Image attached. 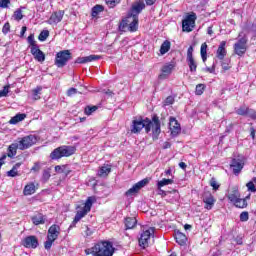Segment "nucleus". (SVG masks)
<instances>
[{
  "mask_svg": "<svg viewBox=\"0 0 256 256\" xmlns=\"http://www.w3.org/2000/svg\"><path fill=\"white\" fill-rule=\"evenodd\" d=\"M19 149V143H13L8 147V153L6 157H10V159H13L15 155H17V150Z\"/></svg>",
  "mask_w": 256,
  "mask_h": 256,
  "instance_id": "obj_24",
  "label": "nucleus"
},
{
  "mask_svg": "<svg viewBox=\"0 0 256 256\" xmlns=\"http://www.w3.org/2000/svg\"><path fill=\"white\" fill-rule=\"evenodd\" d=\"M143 9H145V3L143 1H137L132 5L128 13L134 17H139V13H141Z\"/></svg>",
  "mask_w": 256,
  "mask_h": 256,
  "instance_id": "obj_16",
  "label": "nucleus"
},
{
  "mask_svg": "<svg viewBox=\"0 0 256 256\" xmlns=\"http://www.w3.org/2000/svg\"><path fill=\"white\" fill-rule=\"evenodd\" d=\"M186 59H193V46H190V47L188 48Z\"/></svg>",
  "mask_w": 256,
  "mask_h": 256,
  "instance_id": "obj_58",
  "label": "nucleus"
},
{
  "mask_svg": "<svg viewBox=\"0 0 256 256\" xmlns=\"http://www.w3.org/2000/svg\"><path fill=\"white\" fill-rule=\"evenodd\" d=\"M111 173V166L110 165H104L99 168L98 170V177H107Z\"/></svg>",
  "mask_w": 256,
  "mask_h": 256,
  "instance_id": "obj_26",
  "label": "nucleus"
},
{
  "mask_svg": "<svg viewBox=\"0 0 256 256\" xmlns=\"http://www.w3.org/2000/svg\"><path fill=\"white\" fill-rule=\"evenodd\" d=\"M41 170V164L39 162H36L34 166L31 168V171L37 172Z\"/></svg>",
  "mask_w": 256,
  "mask_h": 256,
  "instance_id": "obj_61",
  "label": "nucleus"
},
{
  "mask_svg": "<svg viewBox=\"0 0 256 256\" xmlns=\"http://www.w3.org/2000/svg\"><path fill=\"white\" fill-rule=\"evenodd\" d=\"M240 221H242L243 223H245V221H249V212H242L240 214Z\"/></svg>",
  "mask_w": 256,
  "mask_h": 256,
  "instance_id": "obj_50",
  "label": "nucleus"
},
{
  "mask_svg": "<svg viewBox=\"0 0 256 256\" xmlns=\"http://www.w3.org/2000/svg\"><path fill=\"white\" fill-rule=\"evenodd\" d=\"M235 207H238V209H245L247 207V200L243 198H238L236 202H234Z\"/></svg>",
  "mask_w": 256,
  "mask_h": 256,
  "instance_id": "obj_37",
  "label": "nucleus"
},
{
  "mask_svg": "<svg viewBox=\"0 0 256 256\" xmlns=\"http://www.w3.org/2000/svg\"><path fill=\"white\" fill-rule=\"evenodd\" d=\"M226 46H227L226 41L220 42V44L218 46V49L216 51V57L220 61H223V59H225V57L227 56V48H225Z\"/></svg>",
  "mask_w": 256,
  "mask_h": 256,
  "instance_id": "obj_20",
  "label": "nucleus"
},
{
  "mask_svg": "<svg viewBox=\"0 0 256 256\" xmlns=\"http://www.w3.org/2000/svg\"><path fill=\"white\" fill-rule=\"evenodd\" d=\"M11 5V0H0V8L7 9Z\"/></svg>",
  "mask_w": 256,
  "mask_h": 256,
  "instance_id": "obj_48",
  "label": "nucleus"
},
{
  "mask_svg": "<svg viewBox=\"0 0 256 256\" xmlns=\"http://www.w3.org/2000/svg\"><path fill=\"white\" fill-rule=\"evenodd\" d=\"M47 37H49V30H43L39 34L38 39L39 41H47Z\"/></svg>",
  "mask_w": 256,
  "mask_h": 256,
  "instance_id": "obj_43",
  "label": "nucleus"
},
{
  "mask_svg": "<svg viewBox=\"0 0 256 256\" xmlns=\"http://www.w3.org/2000/svg\"><path fill=\"white\" fill-rule=\"evenodd\" d=\"M11 31V24H9V22H6L2 28V33L4 35H7V33H9Z\"/></svg>",
  "mask_w": 256,
  "mask_h": 256,
  "instance_id": "obj_49",
  "label": "nucleus"
},
{
  "mask_svg": "<svg viewBox=\"0 0 256 256\" xmlns=\"http://www.w3.org/2000/svg\"><path fill=\"white\" fill-rule=\"evenodd\" d=\"M153 233H155L154 228H149L148 230H145L139 238V245L142 247V249H146V247H149V241H151V237H153Z\"/></svg>",
  "mask_w": 256,
  "mask_h": 256,
  "instance_id": "obj_10",
  "label": "nucleus"
},
{
  "mask_svg": "<svg viewBox=\"0 0 256 256\" xmlns=\"http://www.w3.org/2000/svg\"><path fill=\"white\" fill-rule=\"evenodd\" d=\"M60 234H61V227H59V225L54 224L50 226V228L48 229L47 241L44 243V247L45 249H47V251H49V249L53 247V243L57 241Z\"/></svg>",
  "mask_w": 256,
  "mask_h": 256,
  "instance_id": "obj_3",
  "label": "nucleus"
},
{
  "mask_svg": "<svg viewBox=\"0 0 256 256\" xmlns=\"http://www.w3.org/2000/svg\"><path fill=\"white\" fill-rule=\"evenodd\" d=\"M246 187H248V191H251L252 193H255L256 188H255V184L253 182H248L246 184Z\"/></svg>",
  "mask_w": 256,
  "mask_h": 256,
  "instance_id": "obj_55",
  "label": "nucleus"
},
{
  "mask_svg": "<svg viewBox=\"0 0 256 256\" xmlns=\"http://www.w3.org/2000/svg\"><path fill=\"white\" fill-rule=\"evenodd\" d=\"M121 3V0H106V5L110 8L113 9L114 7H117Z\"/></svg>",
  "mask_w": 256,
  "mask_h": 256,
  "instance_id": "obj_42",
  "label": "nucleus"
},
{
  "mask_svg": "<svg viewBox=\"0 0 256 256\" xmlns=\"http://www.w3.org/2000/svg\"><path fill=\"white\" fill-rule=\"evenodd\" d=\"M169 49H171V42L169 40H166L162 43L160 47V53L162 55H165V53H169Z\"/></svg>",
  "mask_w": 256,
  "mask_h": 256,
  "instance_id": "obj_32",
  "label": "nucleus"
},
{
  "mask_svg": "<svg viewBox=\"0 0 256 256\" xmlns=\"http://www.w3.org/2000/svg\"><path fill=\"white\" fill-rule=\"evenodd\" d=\"M21 245L26 249H37L39 247V239H37V236H27L22 240Z\"/></svg>",
  "mask_w": 256,
  "mask_h": 256,
  "instance_id": "obj_12",
  "label": "nucleus"
},
{
  "mask_svg": "<svg viewBox=\"0 0 256 256\" xmlns=\"http://www.w3.org/2000/svg\"><path fill=\"white\" fill-rule=\"evenodd\" d=\"M175 239H176V243H178V245H186L187 243V236L181 232V231H176L175 232Z\"/></svg>",
  "mask_w": 256,
  "mask_h": 256,
  "instance_id": "obj_23",
  "label": "nucleus"
},
{
  "mask_svg": "<svg viewBox=\"0 0 256 256\" xmlns=\"http://www.w3.org/2000/svg\"><path fill=\"white\" fill-rule=\"evenodd\" d=\"M27 41H28V43H29V45H30V50H31V49H35L36 47H39V46L37 45V41H35V35H34V34H30V35L28 36V38H27Z\"/></svg>",
  "mask_w": 256,
  "mask_h": 256,
  "instance_id": "obj_38",
  "label": "nucleus"
},
{
  "mask_svg": "<svg viewBox=\"0 0 256 256\" xmlns=\"http://www.w3.org/2000/svg\"><path fill=\"white\" fill-rule=\"evenodd\" d=\"M200 55L202 57L203 63H205V61H207V43L205 42L201 45Z\"/></svg>",
  "mask_w": 256,
  "mask_h": 256,
  "instance_id": "obj_34",
  "label": "nucleus"
},
{
  "mask_svg": "<svg viewBox=\"0 0 256 256\" xmlns=\"http://www.w3.org/2000/svg\"><path fill=\"white\" fill-rule=\"evenodd\" d=\"M25 117H27L26 114H16L10 119L9 123L10 125H17V123H21V121H24Z\"/></svg>",
  "mask_w": 256,
  "mask_h": 256,
  "instance_id": "obj_27",
  "label": "nucleus"
},
{
  "mask_svg": "<svg viewBox=\"0 0 256 256\" xmlns=\"http://www.w3.org/2000/svg\"><path fill=\"white\" fill-rule=\"evenodd\" d=\"M230 167H232L235 175H237L238 173H241V169H243V163H241L239 160L233 159Z\"/></svg>",
  "mask_w": 256,
  "mask_h": 256,
  "instance_id": "obj_25",
  "label": "nucleus"
},
{
  "mask_svg": "<svg viewBox=\"0 0 256 256\" xmlns=\"http://www.w3.org/2000/svg\"><path fill=\"white\" fill-rule=\"evenodd\" d=\"M239 39L234 44V53L238 55V57H243L245 53H247V43L249 39L241 33L238 35Z\"/></svg>",
  "mask_w": 256,
  "mask_h": 256,
  "instance_id": "obj_6",
  "label": "nucleus"
},
{
  "mask_svg": "<svg viewBox=\"0 0 256 256\" xmlns=\"http://www.w3.org/2000/svg\"><path fill=\"white\" fill-rule=\"evenodd\" d=\"M25 33H27V26H23L20 32V37H24Z\"/></svg>",
  "mask_w": 256,
  "mask_h": 256,
  "instance_id": "obj_64",
  "label": "nucleus"
},
{
  "mask_svg": "<svg viewBox=\"0 0 256 256\" xmlns=\"http://www.w3.org/2000/svg\"><path fill=\"white\" fill-rule=\"evenodd\" d=\"M222 69H224V71H229V69H231V66H229V63L227 62H222Z\"/></svg>",
  "mask_w": 256,
  "mask_h": 256,
  "instance_id": "obj_63",
  "label": "nucleus"
},
{
  "mask_svg": "<svg viewBox=\"0 0 256 256\" xmlns=\"http://www.w3.org/2000/svg\"><path fill=\"white\" fill-rule=\"evenodd\" d=\"M103 11V6L101 5H96L92 8V17H97L99 13H102Z\"/></svg>",
  "mask_w": 256,
  "mask_h": 256,
  "instance_id": "obj_41",
  "label": "nucleus"
},
{
  "mask_svg": "<svg viewBox=\"0 0 256 256\" xmlns=\"http://www.w3.org/2000/svg\"><path fill=\"white\" fill-rule=\"evenodd\" d=\"M93 201H94L93 197H88V199L84 203L83 208L77 211L75 218L70 225V229L75 227L77 225V222L81 221V219H83V217H85V215H87V213L91 211V207H93Z\"/></svg>",
  "mask_w": 256,
  "mask_h": 256,
  "instance_id": "obj_5",
  "label": "nucleus"
},
{
  "mask_svg": "<svg viewBox=\"0 0 256 256\" xmlns=\"http://www.w3.org/2000/svg\"><path fill=\"white\" fill-rule=\"evenodd\" d=\"M203 203L205 204L204 208L208 211H211L213 207L215 206V197H213V194L211 192L207 191L203 193L202 196Z\"/></svg>",
  "mask_w": 256,
  "mask_h": 256,
  "instance_id": "obj_14",
  "label": "nucleus"
},
{
  "mask_svg": "<svg viewBox=\"0 0 256 256\" xmlns=\"http://www.w3.org/2000/svg\"><path fill=\"white\" fill-rule=\"evenodd\" d=\"M210 185L214 189V191H217V189H219V185L217 183V180H215V178H212L210 180Z\"/></svg>",
  "mask_w": 256,
  "mask_h": 256,
  "instance_id": "obj_53",
  "label": "nucleus"
},
{
  "mask_svg": "<svg viewBox=\"0 0 256 256\" xmlns=\"http://www.w3.org/2000/svg\"><path fill=\"white\" fill-rule=\"evenodd\" d=\"M240 198L241 196L239 195V191L237 190H234L232 193L228 195V199L229 201H231V203H236V201Z\"/></svg>",
  "mask_w": 256,
  "mask_h": 256,
  "instance_id": "obj_36",
  "label": "nucleus"
},
{
  "mask_svg": "<svg viewBox=\"0 0 256 256\" xmlns=\"http://www.w3.org/2000/svg\"><path fill=\"white\" fill-rule=\"evenodd\" d=\"M151 122L152 138L154 140H157L159 139V135L161 134V122L159 121V117L157 116H154Z\"/></svg>",
  "mask_w": 256,
  "mask_h": 256,
  "instance_id": "obj_13",
  "label": "nucleus"
},
{
  "mask_svg": "<svg viewBox=\"0 0 256 256\" xmlns=\"http://www.w3.org/2000/svg\"><path fill=\"white\" fill-rule=\"evenodd\" d=\"M38 141L39 138L33 134L24 136L18 141L19 149L20 151H25V149L33 147Z\"/></svg>",
  "mask_w": 256,
  "mask_h": 256,
  "instance_id": "obj_7",
  "label": "nucleus"
},
{
  "mask_svg": "<svg viewBox=\"0 0 256 256\" xmlns=\"http://www.w3.org/2000/svg\"><path fill=\"white\" fill-rule=\"evenodd\" d=\"M246 115H248V117H251V119H256V112H255V110H251V109L248 108V112H247Z\"/></svg>",
  "mask_w": 256,
  "mask_h": 256,
  "instance_id": "obj_60",
  "label": "nucleus"
},
{
  "mask_svg": "<svg viewBox=\"0 0 256 256\" xmlns=\"http://www.w3.org/2000/svg\"><path fill=\"white\" fill-rule=\"evenodd\" d=\"M71 59V52L69 50H63L56 54L55 65L59 68L65 67Z\"/></svg>",
  "mask_w": 256,
  "mask_h": 256,
  "instance_id": "obj_8",
  "label": "nucleus"
},
{
  "mask_svg": "<svg viewBox=\"0 0 256 256\" xmlns=\"http://www.w3.org/2000/svg\"><path fill=\"white\" fill-rule=\"evenodd\" d=\"M249 108L247 106H241L237 111V115H247Z\"/></svg>",
  "mask_w": 256,
  "mask_h": 256,
  "instance_id": "obj_47",
  "label": "nucleus"
},
{
  "mask_svg": "<svg viewBox=\"0 0 256 256\" xmlns=\"http://www.w3.org/2000/svg\"><path fill=\"white\" fill-rule=\"evenodd\" d=\"M63 15H65V12H63V11L54 12L50 16L47 23L49 25H57V23H61V21H63Z\"/></svg>",
  "mask_w": 256,
  "mask_h": 256,
  "instance_id": "obj_19",
  "label": "nucleus"
},
{
  "mask_svg": "<svg viewBox=\"0 0 256 256\" xmlns=\"http://www.w3.org/2000/svg\"><path fill=\"white\" fill-rule=\"evenodd\" d=\"M30 53L39 63H43V61H45V53L39 49V46H36V48H31Z\"/></svg>",
  "mask_w": 256,
  "mask_h": 256,
  "instance_id": "obj_21",
  "label": "nucleus"
},
{
  "mask_svg": "<svg viewBox=\"0 0 256 256\" xmlns=\"http://www.w3.org/2000/svg\"><path fill=\"white\" fill-rule=\"evenodd\" d=\"M75 151L77 149L74 146H60L50 154V158L55 159H61L62 157H71V155H74Z\"/></svg>",
  "mask_w": 256,
  "mask_h": 256,
  "instance_id": "obj_4",
  "label": "nucleus"
},
{
  "mask_svg": "<svg viewBox=\"0 0 256 256\" xmlns=\"http://www.w3.org/2000/svg\"><path fill=\"white\" fill-rule=\"evenodd\" d=\"M97 111V106H87L84 110L85 115H93Z\"/></svg>",
  "mask_w": 256,
  "mask_h": 256,
  "instance_id": "obj_44",
  "label": "nucleus"
},
{
  "mask_svg": "<svg viewBox=\"0 0 256 256\" xmlns=\"http://www.w3.org/2000/svg\"><path fill=\"white\" fill-rule=\"evenodd\" d=\"M56 173H65L66 175H69V172L65 171V166H55Z\"/></svg>",
  "mask_w": 256,
  "mask_h": 256,
  "instance_id": "obj_52",
  "label": "nucleus"
},
{
  "mask_svg": "<svg viewBox=\"0 0 256 256\" xmlns=\"http://www.w3.org/2000/svg\"><path fill=\"white\" fill-rule=\"evenodd\" d=\"M15 21H21V19H23V11H21V9H18L14 12L13 15Z\"/></svg>",
  "mask_w": 256,
  "mask_h": 256,
  "instance_id": "obj_45",
  "label": "nucleus"
},
{
  "mask_svg": "<svg viewBox=\"0 0 256 256\" xmlns=\"http://www.w3.org/2000/svg\"><path fill=\"white\" fill-rule=\"evenodd\" d=\"M205 91V84H198L196 86L195 94L196 95H201Z\"/></svg>",
  "mask_w": 256,
  "mask_h": 256,
  "instance_id": "obj_46",
  "label": "nucleus"
},
{
  "mask_svg": "<svg viewBox=\"0 0 256 256\" xmlns=\"http://www.w3.org/2000/svg\"><path fill=\"white\" fill-rule=\"evenodd\" d=\"M186 61L188 63L190 72L195 73L197 71V61H195V58H188Z\"/></svg>",
  "mask_w": 256,
  "mask_h": 256,
  "instance_id": "obj_31",
  "label": "nucleus"
},
{
  "mask_svg": "<svg viewBox=\"0 0 256 256\" xmlns=\"http://www.w3.org/2000/svg\"><path fill=\"white\" fill-rule=\"evenodd\" d=\"M175 103V98L173 96H168L164 102V105H173Z\"/></svg>",
  "mask_w": 256,
  "mask_h": 256,
  "instance_id": "obj_54",
  "label": "nucleus"
},
{
  "mask_svg": "<svg viewBox=\"0 0 256 256\" xmlns=\"http://www.w3.org/2000/svg\"><path fill=\"white\" fill-rule=\"evenodd\" d=\"M43 90V88L41 86H37L33 91H32V95H33V99L35 101H38V99H41V97L39 96V94L41 93V91Z\"/></svg>",
  "mask_w": 256,
  "mask_h": 256,
  "instance_id": "obj_39",
  "label": "nucleus"
},
{
  "mask_svg": "<svg viewBox=\"0 0 256 256\" xmlns=\"http://www.w3.org/2000/svg\"><path fill=\"white\" fill-rule=\"evenodd\" d=\"M19 167H21V163H16L10 171L7 172V177H17L19 175Z\"/></svg>",
  "mask_w": 256,
  "mask_h": 256,
  "instance_id": "obj_30",
  "label": "nucleus"
},
{
  "mask_svg": "<svg viewBox=\"0 0 256 256\" xmlns=\"http://www.w3.org/2000/svg\"><path fill=\"white\" fill-rule=\"evenodd\" d=\"M137 29H139V17L134 16L132 23L130 24V26H128V31L130 33H135Z\"/></svg>",
  "mask_w": 256,
  "mask_h": 256,
  "instance_id": "obj_28",
  "label": "nucleus"
},
{
  "mask_svg": "<svg viewBox=\"0 0 256 256\" xmlns=\"http://www.w3.org/2000/svg\"><path fill=\"white\" fill-rule=\"evenodd\" d=\"M23 193L26 196L33 195V193H35V184L31 183V184L26 185L24 187Z\"/></svg>",
  "mask_w": 256,
  "mask_h": 256,
  "instance_id": "obj_33",
  "label": "nucleus"
},
{
  "mask_svg": "<svg viewBox=\"0 0 256 256\" xmlns=\"http://www.w3.org/2000/svg\"><path fill=\"white\" fill-rule=\"evenodd\" d=\"M91 235H93V230H91L89 226H86L84 231V237H91Z\"/></svg>",
  "mask_w": 256,
  "mask_h": 256,
  "instance_id": "obj_56",
  "label": "nucleus"
},
{
  "mask_svg": "<svg viewBox=\"0 0 256 256\" xmlns=\"http://www.w3.org/2000/svg\"><path fill=\"white\" fill-rule=\"evenodd\" d=\"M75 63H78V64H80V65L85 64V63H86V62H85V57H78V58L76 59Z\"/></svg>",
  "mask_w": 256,
  "mask_h": 256,
  "instance_id": "obj_62",
  "label": "nucleus"
},
{
  "mask_svg": "<svg viewBox=\"0 0 256 256\" xmlns=\"http://www.w3.org/2000/svg\"><path fill=\"white\" fill-rule=\"evenodd\" d=\"M167 185H173V179L164 178V179L158 181V183H157L158 189H161V187H165Z\"/></svg>",
  "mask_w": 256,
  "mask_h": 256,
  "instance_id": "obj_35",
  "label": "nucleus"
},
{
  "mask_svg": "<svg viewBox=\"0 0 256 256\" xmlns=\"http://www.w3.org/2000/svg\"><path fill=\"white\" fill-rule=\"evenodd\" d=\"M147 183H149V180H147V179H143V180L137 182L128 191L125 192V196L133 197V195H137V193H139V191H141V189H143V187H145V185H147Z\"/></svg>",
  "mask_w": 256,
  "mask_h": 256,
  "instance_id": "obj_11",
  "label": "nucleus"
},
{
  "mask_svg": "<svg viewBox=\"0 0 256 256\" xmlns=\"http://www.w3.org/2000/svg\"><path fill=\"white\" fill-rule=\"evenodd\" d=\"M9 95V86H4L3 90H0V99L1 97H7Z\"/></svg>",
  "mask_w": 256,
  "mask_h": 256,
  "instance_id": "obj_51",
  "label": "nucleus"
},
{
  "mask_svg": "<svg viewBox=\"0 0 256 256\" xmlns=\"http://www.w3.org/2000/svg\"><path fill=\"white\" fill-rule=\"evenodd\" d=\"M169 127L172 137H177L181 133V124H179L175 117L169 118Z\"/></svg>",
  "mask_w": 256,
  "mask_h": 256,
  "instance_id": "obj_15",
  "label": "nucleus"
},
{
  "mask_svg": "<svg viewBox=\"0 0 256 256\" xmlns=\"http://www.w3.org/2000/svg\"><path fill=\"white\" fill-rule=\"evenodd\" d=\"M50 177H51V173L49 172V170H44L43 171V179L45 181H49Z\"/></svg>",
  "mask_w": 256,
  "mask_h": 256,
  "instance_id": "obj_59",
  "label": "nucleus"
},
{
  "mask_svg": "<svg viewBox=\"0 0 256 256\" xmlns=\"http://www.w3.org/2000/svg\"><path fill=\"white\" fill-rule=\"evenodd\" d=\"M137 225V219L135 217H128L125 219L126 229H133Z\"/></svg>",
  "mask_w": 256,
  "mask_h": 256,
  "instance_id": "obj_29",
  "label": "nucleus"
},
{
  "mask_svg": "<svg viewBox=\"0 0 256 256\" xmlns=\"http://www.w3.org/2000/svg\"><path fill=\"white\" fill-rule=\"evenodd\" d=\"M134 19H135V16L133 14L128 13L127 17L124 18L120 23L119 30L124 32L129 31V26L133 23Z\"/></svg>",
  "mask_w": 256,
  "mask_h": 256,
  "instance_id": "obj_17",
  "label": "nucleus"
},
{
  "mask_svg": "<svg viewBox=\"0 0 256 256\" xmlns=\"http://www.w3.org/2000/svg\"><path fill=\"white\" fill-rule=\"evenodd\" d=\"M151 125H153V122L149 118L134 119L130 127L131 133H141L143 129H145L146 133H149L151 132Z\"/></svg>",
  "mask_w": 256,
  "mask_h": 256,
  "instance_id": "obj_2",
  "label": "nucleus"
},
{
  "mask_svg": "<svg viewBox=\"0 0 256 256\" xmlns=\"http://www.w3.org/2000/svg\"><path fill=\"white\" fill-rule=\"evenodd\" d=\"M173 69H175V65L172 63H166L162 66V73L159 75V79H167L168 76L173 73Z\"/></svg>",
  "mask_w": 256,
  "mask_h": 256,
  "instance_id": "obj_18",
  "label": "nucleus"
},
{
  "mask_svg": "<svg viewBox=\"0 0 256 256\" xmlns=\"http://www.w3.org/2000/svg\"><path fill=\"white\" fill-rule=\"evenodd\" d=\"M114 252L113 244L107 241L99 242L91 249L86 250L87 255L93 256H113Z\"/></svg>",
  "mask_w": 256,
  "mask_h": 256,
  "instance_id": "obj_1",
  "label": "nucleus"
},
{
  "mask_svg": "<svg viewBox=\"0 0 256 256\" xmlns=\"http://www.w3.org/2000/svg\"><path fill=\"white\" fill-rule=\"evenodd\" d=\"M84 59H85V63H91L93 61H98V59H101V56L92 54L89 56H85Z\"/></svg>",
  "mask_w": 256,
  "mask_h": 256,
  "instance_id": "obj_40",
  "label": "nucleus"
},
{
  "mask_svg": "<svg viewBox=\"0 0 256 256\" xmlns=\"http://www.w3.org/2000/svg\"><path fill=\"white\" fill-rule=\"evenodd\" d=\"M31 221L33 225H45V223H47V216L38 213L31 217Z\"/></svg>",
  "mask_w": 256,
  "mask_h": 256,
  "instance_id": "obj_22",
  "label": "nucleus"
},
{
  "mask_svg": "<svg viewBox=\"0 0 256 256\" xmlns=\"http://www.w3.org/2000/svg\"><path fill=\"white\" fill-rule=\"evenodd\" d=\"M73 95H77V89H75V88L68 89L67 96L68 97H73Z\"/></svg>",
  "mask_w": 256,
  "mask_h": 256,
  "instance_id": "obj_57",
  "label": "nucleus"
},
{
  "mask_svg": "<svg viewBox=\"0 0 256 256\" xmlns=\"http://www.w3.org/2000/svg\"><path fill=\"white\" fill-rule=\"evenodd\" d=\"M195 21H197V14L192 13L182 21V31L186 33H191L195 29Z\"/></svg>",
  "mask_w": 256,
  "mask_h": 256,
  "instance_id": "obj_9",
  "label": "nucleus"
}]
</instances>
